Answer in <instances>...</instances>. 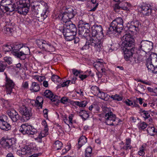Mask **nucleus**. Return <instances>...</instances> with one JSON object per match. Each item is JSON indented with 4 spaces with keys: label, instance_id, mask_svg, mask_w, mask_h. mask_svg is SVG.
Returning a JSON list of instances; mask_svg holds the SVG:
<instances>
[{
    "label": "nucleus",
    "instance_id": "nucleus-43",
    "mask_svg": "<svg viewBox=\"0 0 157 157\" xmlns=\"http://www.w3.org/2000/svg\"><path fill=\"white\" fill-rule=\"evenodd\" d=\"M7 66V63L6 62L0 61V72H3Z\"/></svg>",
    "mask_w": 157,
    "mask_h": 157
},
{
    "label": "nucleus",
    "instance_id": "nucleus-59",
    "mask_svg": "<svg viewBox=\"0 0 157 157\" xmlns=\"http://www.w3.org/2000/svg\"><path fill=\"white\" fill-rule=\"evenodd\" d=\"M0 17H3L5 12L4 10H3V9H4V8H3V7L2 8L1 7V6H0Z\"/></svg>",
    "mask_w": 157,
    "mask_h": 157
},
{
    "label": "nucleus",
    "instance_id": "nucleus-38",
    "mask_svg": "<svg viewBox=\"0 0 157 157\" xmlns=\"http://www.w3.org/2000/svg\"><path fill=\"white\" fill-rule=\"evenodd\" d=\"M44 96L48 98H51L54 96L53 93L50 90H46L44 93Z\"/></svg>",
    "mask_w": 157,
    "mask_h": 157
},
{
    "label": "nucleus",
    "instance_id": "nucleus-12",
    "mask_svg": "<svg viewBox=\"0 0 157 157\" xmlns=\"http://www.w3.org/2000/svg\"><path fill=\"white\" fill-rule=\"evenodd\" d=\"M105 123L109 125H116L118 124L115 122L116 121V117L113 112H110L109 113L105 114Z\"/></svg>",
    "mask_w": 157,
    "mask_h": 157
},
{
    "label": "nucleus",
    "instance_id": "nucleus-34",
    "mask_svg": "<svg viewBox=\"0 0 157 157\" xmlns=\"http://www.w3.org/2000/svg\"><path fill=\"white\" fill-rule=\"evenodd\" d=\"M147 133L151 136H154V134L153 133L157 132V130L155 129L154 127H148L147 129Z\"/></svg>",
    "mask_w": 157,
    "mask_h": 157
},
{
    "label": "nucleus",
    "instance_id": "nucleus-32",
    "mask_svg": "<svg viewBox=\"0 0 157 157\" xmlns=\"http://www.w3.org/2000/svg\"><path fill=\"white\" fill-rule=\"evenodd\" d=\"M140 113L141 116H142L145 120L150 117L149 111H148L141 109L140 110Z\"/></svg>",
    "mask_w": 157,
    "mask_h": 157
},
{
    "label": "nucleus",
    "instance_id": "nucleus-47",
    "mask_svg": "<svg viewBox=\"0 0 157 157\" xmlns=\"http://www.w3.org/2000/svg\"><path fill=\"white\" fill-rule=\"evenodd\" d=\"M91 1L94 5H93L94 7L90 10V11H95L98 6V3L97 2L96 0H91Z\"/></svg>",
    "mask_w": 157,
    "mask_h": 157
},
{
    "label": "nucleus",
    "instance_id": "nucleus-28",
    "mask_svg": "<svg viewBox=\"0 0 157 157\" xmlns=\"http://www.w3.org/2000/svg\"><path fill=\"white\" fill-rule=\"evenodd\" d=\"M48 128H44V130L41 132L40 133H38V136L37 138H36L35 139L37 140L38 138L39 139H41L43 137L46 136L48 133Z\"/></svg>",
    "mask_w": 157,
    "mask_h": 157
},
{
    "label": "nucleus",
    "instance_id": "nucleus-36",
    "mask_svg": "<svg viewBox=\"0 0 157 157\" xmlns=\"http://www.w3.org/2000/svg\"><path fill=\"white\" fill-rule=\"evenodd\" d=\"M12 46L10 45H4L2 46V50L6 53V52H9L12 51Z\"/></svg>",
    "mask_w": 157,
    "mask_h": 157
},
{
    "label": "nucleus",
    "instance_id": "nucleus-41",
    "mask_svg": "<svg viewBox=\"0 0 157 157\" xmlns=\"http://www.w3.org/2000/svg\"><path fill=\"white\" fill-rule=\"evenodd\" d=\"M109 97L113 99V100H116L118 101H120L123 99V98L122 96H120L117 94H116L114 95H112L111 96H109Z\"/></svg>",
    "mask_w": 157,
    "mask_h": 157
},
{
    "label": "nucleus",
    "instance_id": "nucleus-6",
    "mask_svg": "<svg viewBox=\"0 0 157 157\" xmlns=\"http://www.w3.org/2000/svg\"><path fill=\"white\" fill-rule=\"evenodd\" d=\"M93 38H90L88 42H86L85 45L81 49L84 50L88 49L90 48H92V47H91V46L94 48L96 51H100L102 49V47L101 42L97 39Z\"/></svg>",
    "mask_w": 157,
    "mask_h": 157
},
{
    "label": "nucleus",
    "instance_id": "nucleus-10",
    "mask_svg": "<svg viewBox=\"0 0 157 157\" xmlns=\"http://www.w3.org/2000/svg\"><path fill=\"white\" fill-rule=\"evenodd\" d=\"M153 45V43L151 41L143 40L138 44V48L139 50L149 52L152 49Z\"/></svg>",
    "mask_w": 157,
    "mask_h": 157
},
{
    "label": "nucleus",
    "instance_id": "nucleus-21",
    "mask_svg": "<svg viewBox=\"0 0 157 157\" xmlns=\"http://www.w3.org/2000/svg\"><path fill=\"white\" fill-rule=\"evenodd\" d=\"M12 51H11L12 54L16 57L19 58L20 52L19 50L22 48V45L21 44H16L14 45H12Z\"/></svg>",
    "mask_w": 157,
    "mask_h": 157
},
{
    "label": "nucleus",
    "instance_id": "nucleus-20",
    "mask_svg": "<svg viewBox=\"0 0 157 157\" xmlns=\"http://www.w3.org/2000/svg\"><path fill=\"white\" fill-rule=\"evenodd\" d=\"M103 64V62L98 60L94 62L93 65L98 71H101L103 73L105 72V69Z\"/></svg>",
    "mask_w": 157,
    "mask_h": 157
},
{
    "label": "nucleus",
    "instance_id": "nucleus-13",
    "mask_svg": "<svg viewBox=\"0 0 157 157\" xmlns=\"http://www.w3.org/2000/svg\"><path fill=\"white\" fill-rule=\"evenodd\" d=\"M8 117L5 115L0 116V128L2 130L7 131L11 128L10 124L7 122Z\"/></svg>",
    "mask_w": 157,
    "mask_h": 157
},
{
    "label": "nucleus",
    "instance_id": "nucleus-40",
    "mask_svg": "<svg viewBox=\"0 0 157 157\" xmlns=\"http://www.w3.org/2000/svg\"><path fill=\"white\" fill-rule=\"evenodd\" d=\"M92 152V148L90 147H87L85 150V157H90Z\"/></svg>",
    "mask_w": 157,
    "mask_h": 157
},
{
    "label": "nucleus",
    "instance_id": "nucleus-49",
    "mask_svg": "<svg viewBox=\"0 0 157 157\" xmlns=\"http://www.w3.org/2000/svg\"><path fill=\"white\" fill-rule=\"evenodd\" d=\"M51 80L54 82H59L61 80L60 78L58 75H53L51 77Z\"/></svg>",
    "mask_w": 157,
    "mask_h": 157
},
{
    "label": "nucleus",
    "instance_id": "nucleus-23",
    "mask_svg": "<svg viewBox=\"0 0 157 157\" xmlns=\"http://www.w3.org/2000/svg\"><path fill=\"white\" fill-rule=\"evenodd\" d=\"M2 146L6 149H12L13 147V144L12 140L11 139H6L2 142Z\"/></svg>",
    "mask_w": 157,
    "mask_h": 157
},
{
    "label": "nucleus",
    "instance_id": "nucleus-63",
    "mask_svg": "<svg viewBox=\"0 0 157 157\" xmlns=\"http://www.w3.org/2000/svg\"><path fill=\"white\" fill-rule=\"evenodd\" d=\"M124 102L126 103V104L128 105H133V103L132 101H130L129 100H128L127 101H124Z\"/></svg>",
    "mask_w": 157,
    "mask_h": 157
},
{
    "label": "nucleus",
    "instance_id": "nucleus-42",
    "mask_svg": "<svg viewBox=\"0 0 157 157\" xmlns=\"http://www.w3.org/2000/svg\"><path fill=\"white\" fill-rule=\"evenodd\" d=\"M62 145V144L61 142L57 140L55 142L53 145V147L56 150H58L61 149Z\"/></svg>",
    "mask_w": 157,
    "mask_h": 157
},
{
    "label": "nucleus",
    "instance_id": "nucleus-64",
    "mask_svg": "<svg viewBox=\"0 0 157 157\" xmlns=\"http://www.w3.org/2000/svg\"><path fill=\"white\" fill-rule=\"evenodd\" d=\"M48 110L46 109H45L43 110V113L44 114V116L45 118L48 117Z\"/></svg>",
    "mask_w": 157,
    "mask_h": 157
},
{
    "label": "nucleus",
    "instance_id": "nucleus-48",
    "mask_svg": "<svg viewBox=\"0 0 157 157\" xmlns=\"http://www.w3.org/2000/svg\"><path fill=\"white\" fill-rule=\"evenodd\" d=\"M71 100L66 97H63L60 99L61 102L63 104H67L70 102Z\"/></svg>",
    "mask_w": 157,
    "mask_h": 157
},
{
    "label": "nucleus",
    "instance_id": "nucleus-37",
    "mask_svg": "<svg viewBox=\"0 0 157 157\" xmlns=\"http://www.w3.org/2000/svg\"><path fill=\"white\" fill-rule=\"evenodd\" d=\"M76 34H68L65 35H63L65 37V39L67 41H71L75 39V36Z\"/></svg>",
    "mask_w": 157,
    "mask_h": 157
},
{
    "label": "nucleus",
    "instance_id": "nucleus-44",
    "mask_svg": "<svg viewBox=\"0 0 157 157\" xmlns=\"http://www.w3.org/2000/svg\"><path fill=\"white\" fill-rule=\"evenodd\" d=\"M131 24L134 25L136 26L137 30H140L141 27V23L138 21H135L131 22Z\"/></svg>",
    "mask_w": 157,
    "mask_h": 157
},
{
    "label": "nucleus",
    "instance_id": "nucleus-2",
    "mask_svg": "<svg viewBox=\"0 0 157 157\" xmlns=\"http://www.w3.org/2000/svg\"><path fill=\"white\" fill-rule=\"evenodd\" d=\"M48 9L47 4L42 0L35 1L31 7L33 14L40 21H43L47 17Z\"/></svg>",
    "mask_w": 157,
    "mask_h": 157
},
{
    "label": "nucleus",
    "instance_id": "nucleus-53",
    "mask_svg": "<svg viewBox=\"0 0 157 157\" xmlns=\"http://www.w3.org/2000/svg\"><path fill=\"white\" fill-rule=\"evenodd\" d=\"M4 60L6 63H7L9 64H11L12 63V59L10 57H5L4 58Z\"/></svg>",
    "mask_w": 157,
    "mask_h": 157
},
{
    "label": "nucleus",
    "instance_id": "nucleus-58",
    "mask_svg": "<svg viewBox=\"0 0 157 157\" xmlns=\"http://www.w3.org/2000/svg\"><path fill=\"white\" fill-rule=\"evenodd\" d=\"M88 75H83L80 74L79 75V77L81 80H83L86 78Z\"/></svg>",
    "mask_w": 157,
    "mask_h": 157
},
{
    "label": "nucleus",
    "instance_id": "nucleus-17",
    "mask_svg": "<svg viewBox=\"0 0 157 157\" xmlns=\"http://www.w3.org/2000/svg\"><path fill=\"white\" fill-rule=\"evenodd\" d=\"M7 113L12 120L14 122H17L19 119L20 116L18 113L13 109L7 110Z\"/></svg>",
    "mask_w": 157,
    "mask_h": 157
},
{
    "label": "nucleus",
    "instance_id": "nucleus-52",
    "mask_svg": "<svg viewBox=\"0 0 157 157\" xmlns=\"http://www.w3.org/2000/svg\"><path fill=\"white\" fill-rule=\"evenodd\" d=\"M60 97L59 96H58L57 95H54V96L53 97L50 98V99L52 101L56 102V103L59 102Z\"/></svg>",
    "mask_w": 157,
    "mask_h": 157
},
{
    "label": "nucleus",
    "instance_id": "nucleus-51",
    "mask_svg": "<svg viewBox=\"0 0 157 157\" xmlns=\"http://www.w3.org/2000/svg\"><path fill=\"white\" fill-rule=\"evenodd\" d=\"M144 145H143L140 148V150L138 152V154L140 156H143L145 155L144 151Z\"/></svg>",
    "mask_w": 157,
    "mask_h": 157
},
{
    "label": "nucleus",
    "instance_id": "nucleus-54",
    "mask_svg": "<svg viewBox=\"0 0 157 157\" xmlns=\"http://www.w3.org/2000/svg\"><path fill=\"white\" fill-rule=\"evenodd\" d=\"M104 93L101 92L100 90L96 96L100 99H103L104 98V96H103L104 95Z\"/></svg>",
    "mask_w": 157,
    "mask_h": 157
},
{
    "label": "nucleus",
    "instance_id": "nucleus-11",
    "mask_svg": "<svg viewBox=\"0 0 157 157\" xmlns=\"http://www.w3.org/2000/svg\"><path fill=\"white\" fill-rule=\"evenodd\" d=\"M65 23L63 32V35L72 33L76 34L77 29L75 25L71 22L68 21Z\"/></svg>",
    "mask_w": 157,
    "mask_h": 157
},
{
    "label": "nucleus",
    "instance_id": "nucleus-50",
    "mask_svg": "<svg viewBox=\"0 0 157 157\" xmlns=\"http://www.w3.org/2000/svg\"><path fill=\"white\" fill-rule=\"evenodd\" d=\"M3 105L6 108H11V109H12V105L10 103V102L8 100H5L3 102Z\"/></svg>",
    "mask_w": 157,
    "mask_h": 157
},
{
    "label": "nucleus",
    "instance_id": "nucleus-57",
    "mask_svg": "<svg viewBox=\"0 0 157 157\" xmlns=\"http://www.w3.org/2000/svg\"><path fill=\"white\" fill-rule=\"evenodd\" d=\"M71 82V80H68L63 82L61 85L62 87H64L68 86Z\"/></svg>",
    "mask_w": 157,
    "mask_h": 157
},
{
    "label": "nucleus",
    "instance_id": "nucleus-31",
    "mask_svg": "<svg viewBox=\"0 0 157 157\" xmlns=\"http://www.w3.org/2000/svg\"><path fill=\"white\" fill-rule=\"evenodd\" d=\"M18 2V5L21 6H25L30 7V0H20Z\"/></svg>",
    "mask_w": 157,
    "mask_h": 157
},
{
    "label": "nucleus",
    "instance_id": "nucleus-7",
    "mask_svg": "<svg viewBox=\"0 0 157 157\" xmlns=\"http://www.w3.org/2000/svg\"><path fill=\"white\" fill-rule=\"evenodd\" d=\"M92 29V37L91 38L94 39H97L101 41L102 46L103 34V29L101 25H94L91 28Z\"/></svg>",
    "mask_w": 157,
    "mask_h": 157
},
{
    "label": "nucleus",
    "instance_id": "nucleus-15",
    "mask_svg": "<svg viewBox=\"0 0 157 157\" xmlns=\"http://www.w3.org/2000/svg\"><path fill=\"white\" fill-rule=\"evenodd\" d=\"M153 57L155 58L156 64H157V54L154 53H153L150 55V57L149 58L147 59L146 64V66L148 69L150 71H151L152 72L154 71L155 68L154 65L152 64L151 61L152 58ZM156 67L157 68V65H156Z\"/></svg>",
    "mask_w": 157,
    "mask_h": 157
},
{
    "label": "nucleus",
    "instance_id": "nucleus-27",
    "mask_svg": "<svg viewBox=\"0 0 157 157\" xmlns=\"http://www.w3.org/2000/svg\"><path fill=\"white\" fill-rule=\"evenodd\" d=\"M43 98L41 97H38L36 98V100L35 101V105L39 108H42L43 103Z\"/></svg>",
    "mask_w": 157,
    "mask_h": 157
},
{
    "label": "nucleus",
    "instance_id": "nucleus-1",
    "mask_svg": "<svg viewBox=\"0 0 157 157\" xmlns=\"http://www.w3.org/2000/svg\"><path fill=\"white\" fill-rule=\"evenodd\" d=\"M122 40H124L122 46L124 48V58L126 61L130 60L134 53V39L130 33H126L122 36Z\"/></svg>",
    "mask_w": 157,
    "mask_h": 157
},
{
    "label": "nucleus",
    "instance_id": "nucleus-55",
    "mask_svg": "<svg viewBox=\"0 0 157 157\" xmlns=\"http://www.w3.org/2000/svg\"><path fill=\"white\" fill-rule=\"evenodd\" d=\"M103 111L105 113V114L109 113L110 112H112L111 111L110 108L107 107H104L102 109Z\"/></svg>",
    "mask_w": 157,
    "mask_h": 157
},
{
    "label": "nucleus",
    "instance_id": "nucleus-62",
    "mask_svg": "<svg viewBox=\"0 0 157 157\" xmlns=\"http://www.w3.org/2000/svg\"><path fill=\"white\" fill-rule=\"evenodd\" d=\"M29 84L26 81L22 83V86L24 88H28Z\"/></svg>",
    "mask_w": 157,
    "mask_h": 157
},
{
    "label": "nucleus",
    "instance_id": "nucleus-56",
    "mask_svg": "<svg viewBox=\"0 0 157 157\" xmlns=\"http://www.w3.org/2000/svg\"><path fill=\"white\" fill-rule=\"evenodd\" d=\"M72 71L73 74L76 76H79V75L81 74L80 71H78L75 69H73Z\"/></svg>",
    "mask_w": 157,
    "mask_h": 157
},
{
    "label": "nucleus",
    "instance_id": "nucleus-14",
    "mask_svg": "<svg viewBox=\"0 0 157 157\" xmlns=\"http://www.w3.org/2000/svg\"><path fill=\"white\" fill-rule=\"evenodd\" d=\"M6 75V93L7 94H10L13 91L14 88L15 83L10 78L8 77L7 75L5 73Z\"/></svg>",
    "mask_w": 157,
    "mask_h": 157
},
{
    "label": "nucleus",
    "instance_id": "nucleus-35",
    "mask_svg": "<svg viewBox=\"0 0 157 157\" xmlns=\"http://www.w3.org/2000/svg\"><path fill=\"white\" fill-rule=\"evenodd\" d=\"M100 90L99 88L96 86H92L91 88V91L95 96H96Z\"/></svg>",
    "mask_w": 157,
    "mask_h": 157
},
{
    "label": "nucleus",
    "instance_id": "nucleus-45",
    "mask_svg": "<svg viewBox=\"0 0 157 157\" xmlns=\"http://www.w3.org/2000/svg\"><path fill=\"white\" fill-rule=\"evenodd\" d=\"M147 126V124L145 122H143L138 124V128L140 130H144Z\"/></svg>",
    "mask_w": 157,
    "mask_h": 157
},
{
    "label": "nucleus",
    "instance_id": "nucleus-61",
    "mask_svg": "<svg viewBox=\"0 0 157 157\" xmlns=\"http://www.w3.org/2000/svg\"><path fill=\"white\" fill-rule=\"evenodd\" d=\"M71 147L69 146H66V147L65 148L63 149V154H65L67 153L69 150L70 149Z\"/></svg>",
    "mask_w": 157,
    "mask_h": 157
},
{
    "label": "nucleus",
    "instance_id": "nucleus-33",
    "mask_svg": "<svg viewBox=\"0 0 157 157\" xmlns=\"http://www.w3.org/2000/svg\"><path fill=\"white\" fill-rule=\"evenodd\" d=\"M40 87L39 84L36 82H32L30 87V90H33L34 92H37L39 90Z\"/></svg>",
    "mask_w": 157,
    "mask_h": 157
},
{
    "label": "nucleus",
    "instance_id": "nucleus-9",
    "mask_svg": "<svg viewBox=\"0 0 157 157\" xmlns=\"http://www.w3.org/2000/svg\"><path fill=\"white\" fill-rule=\"evenodd\" d=\"M19 131L23 134L34 135L37 133V130L32 126L27 124L21 125L19 129Z\"/></svg>",
    "mask_w": 157,
    "mask_h": 157
},
{
    "label": "nucleus",
    "instance_id": "nucleus-26",
    "mask_svg": "<svg viewBox=\"0 0 157 157\" xmlns=\"http://www.w3.org/2000/svg\"><path fill=\"white\" fill-rule=\"evenodd\" d=\"M87 141V138L86 137L82 136L80 137L78 141V148L79 149Z\"/></svg>",
    "mask_w": 157,
    "mask_h": 157
},
{
    "label": "nucleus",
    "instance_id": "nucleus-39",
    "mask_svg": "<svg viewBox=\"0 0 157 157\" xmlns=\"http://www.w3.org/2000/svg\"><path fill=\"white\" fill-rule=\"evenodd\" d=\"M11 4V0H1L0 1V5L3 8L4 6H7L8 5Z\"/></svg>",
    "mask_w": 157,
    "mask_h": 157
},
{
    "label": "nucleus",
    "instance_id": "nucleus-22",
    "mask_svg": "<svg viewBox=\"0 0 157 157\" xmlns=\"http://www.w3.org/2000/svg\"><path fill=\"white\" fill-rule=\"evenodd\" d=\"M17 6L18 2H17L13 5H12L10 4L8 5L7 6H4V8L5 11V12L8 11L12 12L14 10L17 11Z\"/></svg>",
    "mask_w": 157,
    "mask_h": 157
},
{
    "label": "nucleus",
    "instance_id": "nucleus-4",
    "mask_svg": "<svg viewBox=\"0 0 157 157\" xmlns=\"http://www.w3.org/2000/svg\"><path fill=\"white\" fill-rule=\"evenodd\" d=\"M31 102L29 99H24L19 105L18 110L22 115L24 120L25 121L29 120L32 115V110L26 106L28 102Z\"/></svg>",
    "mask_w": 157,
    "mask_h": 157
},
{
    "label": "nucleus",
    "instance_id": "nucleus-19",
    "mask_svg": "<svg viewBox=\"0 0 157 157\" xmlns=\"http://www.w3.org/2000/svg\"><path fill=\"white\" fill-rule=\"evenodd\" d=\"M140 8L141 9V13L143 14L144 16H148L151 14L152 10L151 8V6L149 5L142 6Z\"/></svg>",
    "mask_w": 157,
    "mask_h": 157
},
{
    "label": "nucleus",
    "instance_id": "nucleus-46",
    "mask_svg": "<svg viewBox=\"0 0 157 157\" xmlns=\"http://www.w3.org/2000/svg\"><path fill=\"white\" fill-rule=\"evenodd\" d=\"M128 30L132 32L137 33L139 31V30H137L136 29V26L131 23L130 25L129 26Z\"/></svg>",
    "mask_w": 157,
    "mask_h": 157
},
{
    "label": "nucleus",
    "instance_id": "nucleus-25",
    "mask_svg": "<svg viewBox=\"0 0 157 157\" xmlns=\"http://www.w3.org/2000/svg\"><path fill=\"white\" fill-rule=\"evenodd\" d=\"M124 7L120 6L118 4H116L113 8L114 10L115 11V12H118V10H119L123 9L124 10H127L128 9V8L127 6H130V4L127 2H125L124 3Z\"/></svg>",
    "mask_w": 157,
    "mask_h": 157
},
{
    "label": "nucleus",
    "instance_id": "nucleus-5",
    "mask_svg": "<svg viewBox=\"0 0 157 157\" xmlns=\"http://www.w3.org/2000/svg\"><path fill=\"white\" fill-rule=\"evenodd\" d=\"M76 13V10L71 6L66 8L65 11L59 14L58 17L64 22H66L69 21L70 20L74 17Z\"/></svg>",
    "mask_w": 157,
    "mask_h": 157
},
{
    "label": "nucleus",
    "instance_id": "nucleus-24",
    "mask_svg": "<svg viewBox=\"0 0 157 157\" xmlns=\"http://www.w3.org/2000/svg\"><path fill=\"white\" fill-rule=\"evenodd\" d=\"M29 7L22 6H21L18 5L17 11L20 14L25 15L29 12Z\"/></svg>",
    "mask_w": 157,
    "mask_h": 157
},
{
    "label": "nucleus",
    "instance_id": "nucleus-30",
    "mask_svg": "<svg viewBox=\"0 0 157 157\" xmlns=\"http://www.w3.org/2000/svg\"><path fill=\"white\" fill-rule=\"evenodd\" d=\"M79 114L83 121H85L89 117L88 113L84 110H80L79 112Z\"/></svg>",
    "mask_w": 157,
    "mask_h": 157
},
{
    "label": "nucleus",
    "instance_id": "nucleus-8",
    "mask_svg": "<svg viewBox=\"0 0 157 157\" xmlns=\"http://www.w3.org/2000/svg\"><path fill=\"white\" fill-rule=\"evenodd\" d=\"M36 44L41 49L45 51L53 52L55 51L54 46L49 42L42 39H37L36 40Z\"/></svg>",
    "mask_w": 157,
    "mask_h": 157
},
{
    "label": "nucleus",
    "instance_id": "nucleus-60",
    "mask_svg": "<svg viewBox=\"0 0 157 157\" xmlns=\"http://www.w3.org/2000/svg\"><path fill=\"white\" fill-rule=\"evenodd\" d=\"M110 47L109 46V52H112L113 51H114L115 50H116L117 48H114V44H113V45H110Z\"/></svg>",
    "mask_w": 157,
    "mask_h": 157
},
{
    "label": "nucleus",
    "instance_id": "nucleus-16",
    "mask_svg": "<svg viewBox=\"0 0 157 157\" xmlns=\"http://www.w3.org/2000/svg\"><path fill=\"white\" fill-rule=\"evenodd\" d=\"M85 25L80 26L78 27V34L79 35L86 38L88 35H89L90 28L89 24H85Z\"/></svg>",
    "mask_w": 157,
    "mask_h": 157
},
{
    "label": "nucleus",
    "instance_id": "nucleus-18",
    "mask_svg": "<svg viewBox=\"0 0 157 157\" xmlns=\"http://www.w3.org/2000/svg\"><path fill=\"white\" fill-rule=\"evenodd\" d=\"M22 51L20 52L19 58L21 60H25L26 58V55L30 54L29 48L26 46L22 45Z\"/></svg>",
    "mask_w": 157,
    "mask_h": 157
},
{
    "label": "nucleus",
    "instance_id": "nucleus-3",
    "mask_svg": "<svg viewBox=\"0 0 157 157\" xmlns=\"http://www.w3.org/2000/svg\"><path fill=\"white\" fill-rule=\"evenodd\" d=\"M123 20L121 17H117L110 24L107 33L109 34H120L123 28Z\"/></svg>",
    "mask_w": 157,
    "mask_h": 157
},
{
    "label": "nucleus",
    "instance_id": "nucleus-29",
    "mask_svg": "<svg viewBox=\"0 0 157 157\" xmlns=\"http://www.w3.org/2000/svg\"><path fill=\"white\" fill-rule=\"evenodd\" d=\"M26 148H23L21 149V151H17V152L21 154L22 155H25L29 153L30 152V151H32V150L33 151V149L31 148V147L29 146H28L26 147Z\"/></svg>",
    "mask_w": 157,
    "mask_h": 157
}]
</instances>
